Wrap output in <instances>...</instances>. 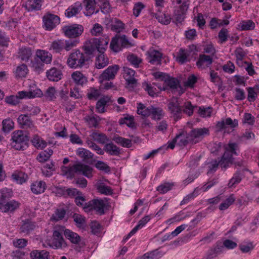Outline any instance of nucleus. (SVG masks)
<instances>
[{
    "label": "nucleus",
    "instance_id": "7",
    "mask_svg": "<svg viewBox=\"0 0 259 259\" xmlns=\"http://www.w3.org/2000/svg\"><path fill=\"white\" fill-rule=\"evenodd\" d=\"M119 69L120 67L118 65L114 64L109 66L100 75V79L102 81L113 80L115 78Z\"/></svg>",
    "mask_w": 259,
    "mask_h": 259
},
{
    "label": "nucleus",
    "instance_id": "1",
    "mask_svg": "<svg viewBox=\"0 0 259 259\" xmlns=\"http://www.w3.org/2000/svg\"><path fill=\"white\" fill-rule=\"evenodd\" d=\"M91 61L81 49H75L69 55L67 64L71 68L80 69L89 66Z\"/></svg>",
    "mask_w": 259,
    "mask_h": 259
},
{
    "label": "nucleus",
    "instance_id": "57",
    "mask_svg": "<svg viewBox=\"0 0 259 259\" xmlns=\"http://www.w3.org/2000/svg\"><path fill=\"white\" fill-rule=\"evenodd\" d=\"M90 227L93 234L97 236L100 234L102 227L98 222L96 221H92Z\"/></svg>",
    "mask_w": 259,
    "mask_h": 259
},
{
    "label": "nucleus",
    "instance_id": "27",
    "mask_svg": "<svg viewBox=\"0 0 259 259\" xmlns=\"http://www.w3.org/2000/svg\"><path fill=\"white\" fill-rule=\"evenodd\" d=\"M163 80L171 89H176L178 87L181 88L179 80L177 78L170 77L167 74L163 73Z\"/></svg>",
    "mask_w": 259,
    "mask_h": 259
},
{
    "label": "nucleus",
    "instance_id": "59",
    "mask_svg": "<svg viewBox=\"0 0 259 259\" xmlns=\"http://www.w3.org/2000/svg\"><path fill=\"white\" fill-rule=\"evenodd\" d=\"M72 218L78 228L82 227L86 223L85 218L78 213H74Z\"/></svg>",
    "mask_w": 259,
    "mask_h": 259
},
{
    "label": "nucleus",
    "instance_id": "61",
    "mask_svg": "<svg viewBox=\"0 0 259 259\" xmlns=\"http://www.w3.org/2000/svg\"><path fill=\"white\" fill-rule=\"evenodd\" d=\"M224 149L231 153L232 155H238L237 151H239V147L238 144L236 143H229L225 146Z\"/></svg>",
    "mask_w": 259,
    "mask_h": 259
},
{
    "label": "nucleus",
    "instance_id": "60",
    "mask_svg": "<svg viewBox=\"0 0 259 259\" xmlns=\"http://www.w3.org/2000/svg\"><path fill=\"white\" fill-rule=\"evenodd\" d=\"M66 214L64 208L57 209L51 217V220L56 222L62 220Z\"/></svg>",
    "mask_w": 259,
    "mask_h": 259
},
{
    "label": "nucleus",
    "instance_id": "54",
    "mask_svg": "<svg viewBox=\"0 0 259 259\" xmlns=\"http://www.w3.org/2000/svg\"><path fill=\"white\" fill-rule=\"evenodd\" d=\"M183 107V109L182 111L189 116H191L193 115L194 110L195 108H198L197 106H193L191 102L190 101L185 102Z\"/></svg>",
    "mask_w": 259,
    "mask_h": 259
},
{
    "label": "nucleus",
    "instance_id": "15",
    "mask_svg": "<svg viewBox=\"0 0 259 259\" xmlns=\"http://www.w3.org/2000/svg\"><path fill=\"white\" fill-rule=\"evenodd\" d=\"M77 174H81L88 178H91L93 177V168L90 166L81 163L76 164L74 167Z\"/></svg>",
    "mask_w": 259,
    "mask_h": 259
},
{
    "label": "nucleus",
    "instance_id": "19",
    "mask_svg": "<svg viewBox=\"0 0 259 259\" xmlns=\"http://www.w3.org/2000/svg\"><path fill=\"white\" fill-rule=\"evenodd\" d=\"M20 205V203L14 200L7 201L4 205L0 207V211L3 212H13L18 209Z\"/></svg>",
    "mask_w": 259,
    "mask_h": 259
},
{
    "label": "nucleus",
    "instance_id": "14",
    "mask_svg": "<svg viewBox=\"0 0 259 259\" xmlns=\"http://www.w3.org/2000/svg\"><path fill=\"white\" fill-rule=\"evenodd\" d=\"M155 5L152 6L150 11V15L162 23V0H154Z\"/></svg>",
    "mask_w": 259,
    "mask_h": 259
},
{
    "label": "nucleus",
    "instance_id": "38",
    "mask_svg": "<svg viewBox=\"0 0 259 259\" xmlns=\"http://www.w3.org/2000/svg\"><path fill=\"white\" fill-rule=\"evenodd\" d=\"M190 55L189 51L184 49H180L176 58V61L179 63L183 64L188 61H189V56Z\"/></svg>",
    "mask_w": 259,
    "mask_h": 259
},
{
    "label": "nucleus",
    "instance_id": "12",
    "mask_svg": "<svg viewBox=\"0 0 259 259\" xmlns=\"http://www.w3.org/2000/svg\"><path fill=\"white\" fill-rule=\"evenodd\" d=\"M168 108L175 119L178 120L181 118L182 109L177 99H174L168 103Z\"/></svg>",
    "mask_w": 259,
    "mask_h": 259
},
{
    "label": "nucleus",
    "instance_id": "53",
    "mask_svg": "<svg viewBox=\"0 0 259 259\" xmlns=\"http://www.w3.org/2000/svg\"><path fill=\"white\" fill-rule=\"evenodd\" d=\"M124 28V24L120 20L115 19L111 25V29L117 33H119Z\"/></svg>",
    "mask_w": 259,
    "mask_h": 259
},
{
    "label": "nucleus",
    "instance_id": "47",
    "mask_svg": "<svg viewBox=\"0 0 259 259\" xmlns=\"http://www.w3.org/2000/svg\"><path fill=\"white\" fill-rule=\"evenodd\" d=\"M119 123L120 124H125L127 126L133 129L136 128L134 117L133 116H127L124 118H121L119 120Z\"/></svg>",
    "mask_w": 259,
    "mask_h": 259
},
{
    "label": "nucleus",
    "instance_id": "25",
    "mask_svg": "<svg viewBox=\"0 0 259 259\" xmlns=\"http://www.w3.org/2000/svg\"><path fill=\"white\" fill-rule=\"evenodd\" d=\"M30 187L33 193L39 194L45 192L47 188V185L43 181H36L31 184Z\"/></svg>",
    "mask_w": 259,
    "mask_h": 259
},
{
    "label": "nucleus",
    "instance_id": "63",
    "mask_svg": "<svg viewBox=\"0 0 259 259\" xmlns=\"http://www.w3.org/2000/svg\"><path fill=\"white\" fill-rule=\"evenodd\" d=\"M98 52L104 53L107 48L109 39L108 38H98Z\"/></svg>",
    "mask_w": 259,
    "mask_h": 259
},
{
    "label": "nucleus",
    "instance_id": "20",
    "mask_svg": "<svg viewBox=\"0 0 259 259\" xmlns=\"http://www.w3.org/2000/svg\"><path fill=\"white\" fill-rule=\"evenodd\" d=\"M46 76L50 81H58L61 79L62 73L60 69L53 67L47 71Z\"/></svg>",
    "mask_w": 259,
    "mask_h": 259
},
{
    "label": "nucleus",
    "instance_id": "64",
    "mask_svg": "<svg viewBox=\"0 0 259 259\" xmlns=\"http://www.w3.org/2000/svg\"><path fill=\"white\" fill-rule=\"evenodd\" d=\"M97 188L98 191L101 194L109 195L113 193V190L110 187L106 186L102 183L99 185Z\"/></svg>",
    "mask_w": 259,
    "mask_h": 259
},
{
    "label": "nucleus",
    "instance_id": "18",
    "mask_svg": "<svg viewBox=\"0 0 259 259\" xmlns=\"http://www.w3.org/2000/svg\"><path fill=\"white\" fill-rule=\"evenodd\" d=\"M36 227V223L30 219H26L22 221V224L20 228V232L29 234L33 231Z\"/></svg>",
    "mask_w": 259,
    "mask_h": 259
},
{
    "label": "nucleus",
    "instance_id": "5",
    "mask_svg": "<svg viewBox=\"0 0 259 259\" xmlns=\"http://www.w3.org/2000/svg\"><path fill=\"white\" fill-rule=\"evenodd\" d=\"M98 38L95 37L92 38L87 40L81 47V49L88 57H90L91 60L94 56V53L96 51L98 52Z\"/></svg>",
    "mask_w": 259,
    "mask_h": 259
},
{
    "label": "nucleus",
    "instance_id": "62",
    "mask_svg": "<svg viewBox=\"0 0 259 259\" xmlns=\"http://www.w3.org/2000/svg\"><path fill=\"white\" fill-rule=\"evenodd\" d=\"M161 257V254L158 249L154 250L150 252L145 253L140 259H158Z\"/></svg>",
    "mask_w": 259,
    "mask_h": 259
},
{
    "label": "nucleus",
    "instance_id": "42",
    "mask_svg": "<svg viewBox=\"0 0 259 259\" xmlns=\"http://www.w3.org/2000/svg\"><path fill=\"white\" fill-rule=\"evenodd\" d=\"M50 49H52L56 53H61L64 49V40L57 39L53 41L51 45Z\"/></svg>",
    "mask_w": 259,
    "mask_h": 259
},
{
    "label": "nucleus",
    "instance_id": "28",
    "mask_svg": "<svg viewBox=\"0 0 259 259\" xmlns=\"http://www.w3.org/2000/svg\"><path fill=\"white\" fill-rule=\"evenodd\" d=\"M82 9L81 4L79 2L70 6L65 11V15L68 18L72 17L78 14Z\"/></svg>",
    "mask_w": 259,
    "mask_h": 259
},
{
    "label": "nucleus",
    "instance_id": "33",
    "mask_svg": "<svg viewBox=\"0 0 259 259\" xmlns=\"http://www.w3.org/2000/svg\"><path fill=\"white\" fill-rule=\"evenodd\" d=\"M19 57L21 60L28 62L32 55V50L29 47H22L19 51Z\"/></svg>",
    "mask_w": 259,
    "mask_h": 259
},
{
    "label": "nucleus",
    "instance_id": "37",
    "mask_svg": "<svg viewBox=\"0 0 259 259\" xmlns=\"http://www.w3.org/2000/svg\"><path fill=\"white\" fill-rule=\"evenodd\" d=\"M71 77L74 82L78 85H83L88 82L87 77L80 71L73 72Z\"/></svg>",
    "mask_w": 259,
    "mask_h": 259
},
{
    "label": "nucleus",
    "instance_id": "55",
    "mask_svg": "<svg viewBox=\"0 0 259 259\" xmlns=\"http://www.w3.org/2000/svg\"><path fill=\"white\" fill-rule=\"evenodd\" d=\"M127 60L136 68H138L142 63V59L138 57L136 55L132 54L127 57Z\"/></svg>",
    "mask_w": 259,
    "mask_h": 259
},
{
    "label": "nucleus",
    "instance_id": "8",
    "mask_svg": "<svg viewBox=\"0 0 259 259\" xmlns=\"http://www.w3.org/2000/svg\"><path fill=\"white\" fill-rule=\"evenodd\" d=\"M64 227L62 226L61 231H63V234L66 239H68L73 244L79 245L80 248L85 246L84 242L81 241V237L78 234L69 229H64Z\"/></svg>",
    "mask_w": 259,
    "mask_h": 259
},
{
    "label": "nucleus",
    "instance_id": "24",
    "mask_svg": "<svg viewBox=\"0 0 259 259\" xmlns=\"http://www.w3.org/2000/svg\"><path fill=\"white\" fill-rule=\"evenodd\" d=\"M17 120L22 128H32L34 127L33 121L27 115L21 114Z\"/></svg>",
    "mask_w": 259,
    "mask_h": 259
},
{
    "label": "nucleus",
    "instance_id": "16",
    "mask_svg": "<svg viewBox=\"0 0 259 259\" xmlns=\"http://www.w3.org/2000/svg\"><path fill=\"white\" fill-rule=\"evenodd\" d=\"M143 87L144 88V90L148 92L149 95L152 97L157 96L162 91L160 84L155 82H153L152 85L147 82H144L143 83Z\"/></svg>",
    "mask_w": 259,
    "mask_h": 259
},
{
    "label": "nucleus",
    "instance_id": "21",
    "mask_svg": "<svg viewBox=\"0 0 259 259\" xmlns=\"http://www.w3.org/2000/svg\"><path fill=\"white\" fill-rule=\"evenodd\" d=\"M109 63L108 57L105 54V53H99L95 60V66L100 69L107 66Z\"/></svg>",
    "mask_w": 259,
    "mask_h": 259
},
{
    "label": "nucleus",
    "instance_id": "58",
    "mask_svg": "<svg viewBox=\"0 0 259 259\" xmlns=\"http://www.w3.org/2000/svg\"><path fill=\"white\" fill-rule=\"evenodd\" d=\"M242 180L241 174L239 171H237L234 174L233 177L230 180L228 186L229 188L235 187L236 185L239 184Z\"/></svg>",
    "mask_w": 259,
    "mask_h": 259
},
{
    "label": "nucleus",
    "instance_id": "11",
    "mask_svg": "<svg viewBox=\"0 0 259 259\" xmlns=\"http://www.w3.org/2000/svg\"><path fill=\"white\" fill-rule=\"evenodd\" d=\"M213 57L211 55L200 54L196 62V65L198 68L204 69L210 67L213 62Z\"/></svg>",
    "mask_w": 259,
    "mask_h": 259
},
{
    "label": "nucleus",
    "instance_id": "40",
    "mask_svg": "<svg viewBox=\"0 0 259 259\" xmlns=\"http://www.w3.org/2000/svg\"><path fill=\"white\" fill-rule=\"evenodd\" d=\"M104 150L110 155L118 156L120 154L119 148L113 143L106 144L104 146Z\"/></svg>",
    "mask_w": 259,
    "mask_h": 259
},
{
    "label": "nucleus",
    "instance_id": "50",
    "mask_svg": "<svg viewBox=\"0 0 259 259\" xmlns=\"http://www.w3.org/2000/svg\"><path fill=\"white\" fill-rule=\"evenodd\" d=\"M94 210H95L100 214H103L105 213L104 208L105 207V204L103 200L100 199H94Z\"/></svg>",
    "mask_w": 259,
    "mask_h": 259
},
{
    "label": "nucleus",
    "instance_id": "17",
    "mask_svg": "<svg viewBox=\"0 0 259 259\" xmlns=\"http://www.w3.org/2000/svg\"><path fill=\"white\" fill-rule=\"evenodd\" d=\"M227 125L232 128L235 127L238 125V120L236 119L232 120L230 117L226 118L225 120L222 119L217 122L215 127L217 131L219 132L225 128Z\"/></svg>",
    "mask_w": 259,
    "mask_h": 259
},
{
    "label": "nucleus",
    "instance_id": "4",
    "mask_svg": "<svg viewBox=\"0 0 259 259\" xmlns=\"http://www.w3.org/2000/svg\"><path fill=\"white\" fill-rule=\"evenodd\" d=\"M83 30V26L78 24L66 25L62 28L63 32L66 37L74 39H79L78 37L82 34Z\"/></svg>",
    "mask_w": 259,
    "mask_h": 259
},
{
    "label": "nucleus",
    "instance_id": "39",
    "mask_svg": "<svg viewBox=\"0 0 259 259\" xmlns=\"http://www.w3.org/2000/svg\"><path fill=\"white\" fill-rule=\"evenodd\" d=\"M68 91L67 89H62L59 93L60 101L63 106L65 107L66 110H68V106L70 105V100L68 96Z\"/></svg>",
    "mask_w": 259,
    "mask_h": 259
},
{
    "label": "nucleus",
    "instance_id": "23",
    "mask_svg": "<svg viewBox=\"0 0 259 259\" xmlns=\"http://www.w3.org/2000/svg\"><path fill=\"white\" fill-rule=\"evenodd\" d=\"M35 57L46 64H50L52 60V55L46 50H37Z\"/></svg>",
    "mask_w": 259,
    "mask_h": 259
},
{
    "label": "nucleus",
    "instance_id": "30",
    "mask_svg": "<svg viewBox=\"0 0 259 259\" xmlns=\"http://www.w3.org/2000/svg\"><path fill=\"white\" fill-rule=\"evenodd\" d=\"M232 156L231 153L225 150V152L220 160L221 167L226 168L229 166L230 164H232L233 162Z\"/></svg>",
    "mask_w": 259,
    "mask_h": 259
},
{
    "label": "nucleus",
    "instance_id": "32",
    "mask_svg": "<svg viewBox=\"0 0 259 259\" xmlns=\"http://www.w3.org/2000/svg\"><path fill=\"white\" fill-rule=\"evenodd\" d=\"M83 119L89 128H97L100 120L99 117L96 115H87Z\"/></svg>",
    "mask_w": 259,
    "mask_h": 259
},
{
    "label": "nucleus",
    "instance_id": "45",
    "mask_svg": "<svg viewBox=\"0 0 259 259\" xmlns=\"http://www.w3.org/2000/svg\"><path fill=\"white\" fill-rule=\"evenodd\" d=\"M31 62L32 67L35 72L39 73L40 72L44 71L45 63L40 60H38V59L36 58V57L34 56L33 60L31 61Z\"/></svg>",
    "mask_w": 259,
    "mask_h": 259
},
{
    "label": "nucleus",
    "instance_id": "56",
    "mask_svg": "<svg viewBox=\"0 0 259 259\" xmlns=\"http://www.w3.org/2000/svg\"><path fill=\"white\" fill-rule=\"evenodd\" d=\"M11 197L10 192L7 189L0 190V207L9 199Z\"/></svg>",
    "mask_w": 259,
    "mask_h": 259
},
{
    "label": "nucleus",
    "instance_id": "13",
    "mask_svg": "<svg viewBox=\"0 0 259 259\" xmlns=\"http://www.w3.org/2000/svg\"><path fill=\"white\" fill-rule=\"evenodd\" d=\"M189 134L192 139V143H196L198 142V140L202 139L206 135H208L209 132L208 128L204 127L194 129Z\"/></svg>",
    "mask_w": 259,
    "mask_h": 259
},
{
    "label": "nucleus",
    "instance_id": "3",
    "mask_svg": "<svg viewBox=\"0 0 259 259\" xmlns=\"http://www.w3.org/2000/svg\"><path fill=\"white\" fill-rule=\"evenodd\" d=\"M189 143H192V139L191 138L190 134L183 132L177 135L172 141H168L166 144L163 145V150L173 149L176 143L179 146L182 147L187 145Z\"/></svg>",
    "mask_w": 259,
    "mask_h": 259
},
{
    "label": "nucleus",
    "instance_id": "51",
    "mask_svg": "<svg viewBox=\"0 0 259 259\" xmlns=\"http://www.w3.org/2000/svg\"><path fill=\"white\" fill-rule=\"evenodd\" d=\"M114 141L116 143L120 145L123 147L130 148L132 147V140L120 136L115 137Z\"/></svg>",
    "mask_w": 259,
    "mask_h": 259
},
{
    "label": "nucleus",
    "instance_id": "26",
    "mask_svg": "<svg viewBox=\"0 0 259 259\" xmlns=\"http://www.w3.org/2000/svg\"><path fill=\"white\" fill-rule=\"evenodd\" d=\"M76 154L86 163H88L90 159H93L94 156L91 152L83 148H79L76 151Z\"/></svg>",
    "mask_w": 259,
    "mask_h": 259
},
{
    "label": "nucleus",
    "instance_id": "35",
    "mask_svg": "<svg viewBox=\"0 0 259 259\" xmlns=\"http://www.w3.org/2000/svg\"><path fill=\"white\" fill-rule=\"evenodd\" d=\"M50 253L45 250H33L30 253L31 259H49Z\"/></svg>",
    "mask_w": 259,
    "mask_h": 259
},
{
    "label": "nucleus",
    "instance_id": "48",
    "mask_svg": "<svg viewBox=\"0 0 259 259\" xmlns=\"http://www.w3.org/2000/svg\"><path fill=\"white\" fill-rule=\"evenodd\" d=\"M32 145L37 149L44 148L47 146V142L41 139L38 135H34L31 140Z\"/></svg>",
    "mask_w": 259,
    "mask_h": 259
},
{
    "label": "nucleus",
    "instance_id": "36",
    "mask_svg": "<svg viewBox=\"0 0 259 259\" xmlns=\"http://www.w3.org/2000/svg\"><path fill=\"white\" fill-rule=\"evenodd\" d=\"M90 137L99 144H104L109 141V139L105 134L96 131H93L90 135Z\"/></svg>",
    "mask_w": 259,
    "mask_h": 259
},
{
    "label": "nucleus",
    "instance_id": "9",
    "mask_svg": "<svg viewBox=\"0 0 259 259\" xmlns=\"http://www.w3.org/2000/svg\"><path fill=\"white\" fill-rule=\"evenodd\" d=\"M61 229L62 226L60 227L59 230H55L53 233L52 246L56 249L67 246V244L62 235L63 231H61Z\"/></svg>",
    "mask_w": 259,
    "mask_h": 259
},
{
    "label": "nucleus",
    "instance_id": "31",
    "mask_svg": "<svg viewBox=\"0 0 259 259\" xmlns=\"http://www.w3.org/2000/svg\"><path fill=\"white\" fill-rule=\"evenodd\" d=\"M12 178L18 184H22L27 181L28 177L25 172L16 170L12 175Z\"/></svg>",
    "mask_w": 259,
    "mask_h": 259
},
{
    "label": "nucleus",
    "instance_id": "6",
    "mask_svg": "<svg viewBox=\"0 0 259 259\" xmlns=\"http://www.w3.org/2000/svg\"><path fill=\"white\" fill-rule=\"evenodd\" d=\"M44 28L47 30H52L60 22V18L54 14L47 13L43 17Z\"/></svg>",
    "mask_w": 259,
    "mask_h": 259
},
{
    "label": "nucleus",
    "instance_id": "46",
    "mask_svg": "<svg viewBox=\"0 0 259 259\" xmlns=\"http://www.w3.org/2000/svg\"><path fill=\"white\" fill-rule=\"evenodd\" d=\"M213 109L211 107H205L203 106L198 107V113L203 118L210 117Z\"/></svg>",
    "mask_w": 259,
    "mask_h": 259
},
{
    "label": "nucleus",
    "instance_id": "2",
    "mask_svg": "<svg viewBox=\"0 0 259 259\" xmlns=\"http://www.w3.org/2000/svg\"><path fill=\"white\" fill-rule=\"evenodd\" d=\"M11 145L16 150H24L28 147L29 137L23 131H16L12 134Z\"/></svg>",
    "mask_w": 259,
    "mask_h": 259
},
{
    "label": "nucleus",
    "instance_id": "34",
    "mask_svg": "<svg viewBox=\"0 0 259 259\" xmlns=\"http://www.w3.org/2000/svg\"><path fill=\"white\" fill-rule=\"evenodd\" d=\"M41 0H28L25 7L28 11H38L40 10Z\"/></svg>",
    "mask_w": 259,
    "mask_h": 259
},
{
    "label": "nucleus",
    "instance_id": "43",
    "mask_svg": "<svg viewBox=\"0 0 259 259\" xmlns=\"http://www.w3.org/2000/svg\"><path fill=\"white\" fill-rule=\"evenodd\" d=\"M151 106L146 107L141 103L138 104L137 113L141 115L143 117H146L150 115Z\"/></svg>",
    "mask_w": 259,
    "mask_h": 259
},
{
    "label": "nucleus",
    "instance_id": "29",
    "mask_svg": "<svg viewBox=\"0 0 259 259\" xmlns=\"http://www.w3.org/2000/svg\"><path fill=\"white\" fill-rule=\"evenodd\" d=\"M223 246L217 244L213 247L210 248L206 252L205 255L202 259H213L222 251Z\"/></svg>",
    "mask_w": 259,
    "mask_h": 259
},
{
    "label": "nucleus",
    "instance_id": "52",
    "mask_svg": "<svg viewBox=\"0 0 259 259\" xmlns=\"http://www.w3.org/2000/svg\"><path fill=\"white\" fill-rule=\"evenodd\" d=\"M28 69L27 66L25 64H22L18 66L15 71L16 76L17 77H25L28 73Z\"/></svg>",
    "mask_w": 259,
    "mask_h": 259
},
{
    "label": "nucleus",
    "instance_id": "44",
    "mask_svg": "<svg viewBox=\"0 0 259 259\" xmlns=\"http://www.w3.org/2000/svg\"><path fill=\"white\" fill-rule=\"evenodd\" d=\"M254 247L252 242L249 241H244L239 244V249L242 253L250 252Z\"/></svg>",
    "mask_w": 259,
    "mask_h": 259
},
{
    "label": "nucleus",
    "instance_id": "41",
    "mask_svg": "<svg viewBox=\"0 0 259 259\" xmlns=\"http://www.w3.org/2000/svg\"><path fill=\"white\" fill-rule=\"evenodd\" d=\"M53 153V151L51 149H48L40 152L37 156L36 159L40 163H44L49 160Z\"/></svg>",
    "mask_w": 259,
    "mask_h": 259
},
{
    "label": "nucleus",
    "instance_id": "22",
    "mask_svg": "<svg viewBox=\"0 0 259 259\" xmlns=\"http://www.w3.org/2000/svg\"><path fill=\"white\" fill-rule=\"evenodd\" d=\"M83 4L85 8L86 12H84V14L86 16H90L94 13H98L99 12V9L96 10L95 0H83Z\"/></svg>",
    "mask_w": 259,
    "mask_h": 259
},
{
    "label": "nucleus",
    "instance_id": "49",
    "mask_svg": "<svg viewBox=\"0 0 259 259\" xmlns=\"http://www.w3.org/2000/svg\"><path fill=\"white\" fill-rule=\"evenodd\" d=\"M2 131L6 133H9L14 127V122L10 118H6L2 121Z\"/></svg>",
    "mask_w": 259,
    "mask_h": 259
},
{
    "label": "nucleus",
    "instance_id": "10",
    "mask_svg": "<svg viewBox=\"0 0 259 259\" xmlns=\"http://www.w3.org/2000/svg\"><path fill=\"white\" fill-rule=\"evenodd\" d=\"M147 59L152 64H160L162 53L153 48H150L146 52Z\"/></svg>",
    "mask_w": 259,
    "mask_h": 259
}]
</instances>
